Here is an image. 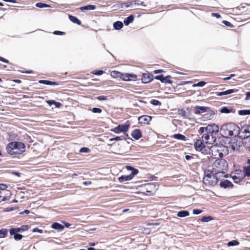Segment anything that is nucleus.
Here are the masks:
<instances>
[{
  "mask_svg": "<svg viewBox=\"0 0 250 250\" xmlns=\"http://www.w3.org/2000/svg\"><path fill=\"white\" fill-rule=\"evenodd\" d=\"M219 131V127L213 124L208 125L206 127H201L198 130L200 134H202V139L203 142L208 144H213L216 140L215 135Z\"/></svg>",
  "mask_w": 250,
  "mask_h": 250,
  "instance_id": "nucleus-1",
  "label": "nucleus"
},
{
  "mask_svg": "<svg viewBox=\"0 0 250 250\" xmlns=\"http://www.w3.org/2000/svg\"><path fill=\"white\" fill-rule=\"evenodd\" d=\"M6 150L10 155L21 154L25 151V146L22 142H12L8 145Z\"/></svg>",
  "mask_w": 250,
  "mask_h": 250,
  "instance_id": "nucleus-2",
  "label": "nucleus"
},
{
  "mask_svg": "<svg viewBox=\"0 0 250 250\" xmlns=\"http://www.w3.org/2000/svg\"><path fill=\"white\" fill-rule=\"evenodd\" d=\"M238 130V126L234 123H228L222 125L220 128L221 134L225 137L232 136H236V133Z\"/></svg>",
  "mask_w": 250,
  "mask_h": 250,
  "instance_id": "nucleus-3",
  "label": "nucleus"
},
{
  "mask_svg": "<svg viewBox=\"0 0 250 250\" xmlns=\"http://www.w3.org/2000/svg\"><path fill=\"white\" fill-rule=\"evenodd\" d=\"M228 167V165L227 161L224 159L216 160L212 165L213 169L216 174L221 175V177H226V175L224 171L227 169Z\"/></svg>",
  "mask_w": 250,
  "mask_h": 250,
  "instance_id": "nucleus-4",
  "label": "nucleus"
},
{
  "mask_svg": "<svg viewBox=\"0 0 250 250\" xmlns=\"http://www.w3.org/2000/svg\"><path fill=\"white\" fill-rule=\"evenodd\" d=\"M221 177V175L217 174L210 173L206 175L203 178L204 184L208 186H215L218 181V179Z\"/></svg>",
  "mask_w": 250,
  "mask_h": 250,
  "instance_id": "nucleus-5",
  "label": "nucleus"
},
{
  "mask_svg": "<svg viewBox=\"0 0 250 250\" xmlns=\"http://www.w3.org/2000/svg\"><path fill=\"white\" fill-rule=\"evenodd\" d=\"M126 168L127 170H130L131 171V173L128 175H124L119 177L118 180L120 182L130 181L138 173V170L137 169H135L130 166H127Z\"/></svg>",
  "mask_w": 250,
  "mask_h": 250,
  "instance_id": "nucleus-6",
  "label": "nucleus"
},
{
  "mask_svg": "<svg viewBox=\"0 0 250 250\" xmlns=\"http://www.w3.org/2000/svg\"><path fill=\"white\" fill-rule=\"evenodd\" d=\"M129 127V124L120 125L117 127L112 129L111 131L116 134H120L122 132H123L124 134H125L128 131Z\"/></svg>",
  "mask_w": 250,
  "mask_h": 250,
  "instance_id": "nucleus-7",
  "label": "nucleus"
},
{
  "mask_svg": "<svg viewBox=\"0 0 250 250\" xmlns=\"http://www.w3.org/2000/svg\"><path fill=\"white\" fill-rule=\"evenodd\" d=\"M236 136H237L241 139L247 138L250 137V131L249 128H242L240 129L238 127V130L237 131Z\"/></svg>",
  "mask_w": 250,
  "mask_h": 250,
  "instance_id": "nucleus-8",
  "label": "nucleus"
},
{
  "mask_svg": "<svg viewBox=\"0 0 250 250\" xmlns=\"http://www.w3.org/2000/svg\"><path fill=\"white\" fill-rule=\"evenodd\" d=\"M147 195L154 194L158 189V187L154 183H148L145 185Z\"/></svg>",
  "mask_w": 250,
  "mask_h": 250,
  "instance_id": "nucleus-9",
  "label": "nucleus"
},
{
  "mask_svg": "<svg viewBox=\"0 0 250 250\" xmlns=\"http://www.w3.org/2000/svg\"><path fill=\"white\" fill-rule=\"evenodd\" d=\"M244 175L241 170H236L232 175V178L234 182L238 183L243 179L245 177Z\"/></svg>",
  "mask_w": 250,
  "mask_h": 250,
  "instance_id": "nucleus-10",
  "label": "nucleus"
},
{
  "mask_svg": "<svg viewBox=\"0 0 250 250\" xmlns=\"http://www.w3.org/2000/svg\"><path fill=\"white\" fill-rule=\"evenodd\" d=\"M137 77V75L133 74L122 73L121 79L125 81L134 80Z\"/></svg>",
  "mask_w": 250,
  "mask_h": 250,
  "instance_id": "nucleus-11",
  "label": "nucleus"
},
{
  "mask_svg": "<svg viewBox=\"0 0 250 250\" xmlns=\"http://www.w3.org/2000/svg\"><path fill=\"white\" fill-rule=\"evenodd\" d=\"M153 79V76L149 73H144L142 78V81L143 83H146L150 82Z\"/></svg>",
  "mask_w": 250,
  "mask_h": 250,
  "instance_id": "nucleus-12",
  "label": "nucleus"
},
{
  "mask_svg": "<svg viewBox=\"0 0 250 250\" xmlns=\"http://www.w3.org/2000/svg\"><path fill=\"white\" fill-rule=\"evenodd\" d=\"M151 119V116L143 115L138 118V121L140 124H148Z\"/></svg>",
  "mask_w": 250,
  "mask_h": 250,
  "instance_id": "nucleus-13",
  "label": "nucleus"
},
{
  "mask_svg": "<svg viewBox=\"0 0 250 250\" xmlns=\"http://www.w3.org/2000/svg\"><path fill=\"white\" fill-rule=\"evenodd\" d=\"M208 111V107L196 106L194 108V113L196 114H200Z\"/></svg>",
  "mask_w": 250,
  "mask_h": 250,
  "instance_id": "nucleus-14",
  "label": "nucleus"
},
{
  "mask_svg": "<svg viewBox=\"0 0 250 250\" xmlns=\"http://www.w3.org/2000/svg\"><path fill=\"white\" fill-rule=\"evenodd\" d=\"M206 113L204 115V121L209 120L212 119L215 115L214 112L208 107V111L205 112Z\"/></svg>",
  "mask_w": 250,
  "mask_h": 250,
  "instance_id": "nucleus-15",
  "label": "nucleus"
},
{
  "mask_svg": "<svg viewBox=\"0 0 250 250\" xmlns=\"http://www.w3.org/2000/svg\"><path fill=\"white\" fill-rule=\"evenodd\" d=\"M238 91V89H229L223 92H219L216 93V95L218 96H222L227 95L228 94H230L234 92H237Z\"/></svg>",
  "mask_w": 250,
  "mask_h": 250,
  "instance_id": "nucleus-16",
  "label": "nucleus"
},
{
  "mask_svg": "<svg viewBox=\"0 0 250 250\" xmlns=\"http://www.w3.org/2000/svg\"><path fill=\"white\" fill-rule=\"evenodd\" d=\"M203 141L201 140H197L194 144V147L198 151L202 150L205 147V145L203 143Z\"/></svg>",
  "mask_w": 250,
  "mask_h": 250,
  "instance_id": "nucleus-17",
  "label": "nucleus"
},
{
  "mask_svg": "<svg viewBox=\"0 0 250 250\" xmlns=\"http://www.w3.org/2000/svg\"><path fill=\"white\" fill-rule=\"evenodd\" d=\"M170 76H169L166 77H164L163 75H161L156 76L155 79L160 80L162 83H171L172 81L171 80H168V78Z\"/></svg>",
  "mask_w": 250,
  "mask_h": 250,
  "instance_id": "nucleus-18",
  "label": "nucleus"
},
{
  "mask_svg": "<svg viewBox=\"0 0 250 250\" xmlns=\"http://www.w3.org/2000/svg\"><path fill=\"white\" fill-rule=\"evenodd\" d=\"M132 137L136 140L139 139L142 137V133L140 129H136L131 133Z\"/></svg>",
  "mask_w": 250,
  "mask_h": 250,
  "instance_id": "nucleus-19",
  "label": "nucleus"
},
{
  "mask_svg": "<svg viewBox=\"0 0 250 250\" xmlns=\"http://www.w3.org/2000/svg\"><path fill=\"white\" fill-rule=\"evenodd\" d=\"M220 186L222 188H227L229 187H231L232 186V184L230 181L227 180H225L224 181H221L220 183Z\"/></svg>",
  "mask_w": 250,
  "mask_h": 250,
  "instance_id": "nucleus-20",
  "label": "nucleus"
},
{
  "mask_svg": "<svg viewBox=\"0 0 250 250\" xmlns=\"http://www.w3.org/2000/svg\"><path fill=\"white\" fill-rule=\"evenodd\" d=\"M52 228L58 230L60 231H62L64 229V226L58 223L55 222L51 226Z\"/></svg>",
  "mask_w": 250,
  "mask_h": 250,
  "instance_id": "nucleus-21",
  "label": "nucleus"
},
{
  "mask_svg": "<svg viewBox=\"0 0 250 250\" xmlns=\"http://www.w3.org/2000/svg\"><path fill=\"white\" fill-rule=\"evenodd\" d=\"M242 172H243V175H244V177L246 176H250V166L245 167L243 168V170H241Z\"/></svg>",
  "mask_w": 250,
  "mask_h": 250,
  "instance_id": "nucleus-22",
  "label": "nucleus"
},
{
  "mask_svg": "<svg viewBox=\"0 0 250 250\" xmlns=\"http://www.w3.org/2000/svg\"><path fill=\"white\" fill-rule=\"evenodd\" d=\"M220 148L222 150V152L219 153V156L220 157H223L224 155H226L228 153L227 147L225 146H220Z\"/></svg>",
  "mask_w": 250,
  "mask_h": 250,
  "instance_id": "nucleus-23",
  "label": "nucleus"
},
{
  "mask_svg": "<svg viewBox=\"0 0 250 250\" xmlns=\"http://www.w3.org/2000/svg\"><path fill=\"white\" fill-rule=\"evenodd\" d=\"M133 20L134 16L133 15H130L124 20V22L125 25H128L129 24L131 23Z\"/></svg>",
  "mask_w": 250,
  "mask_h": 250,
  "instance_id": "nucleus-24",
  "label": "nucleus"
},
{
  "mask_svg": "<svg viewBox=\"0 0 250 250\" xmlns=\"http://www.w3.org/2000/svg\"><path fill=\"white\" fill-rule=\"evenodd\" d=\"M69 19L72 22L76 23L78 25H80L81 24V21L76 17L69 15Z\"/></svg>",
  "mask_w": 250,
  "mask_h": 250,
  "instance_id": "nucleus-25",
  "label": "nucleus"
},
{
  "mask_svg": "<svg viewBox=\"0 0 250 250\" xmlns=\"http://www.w3.org/2000/svg\"><path fill=\"white\" fill-rule=\"evenodd\" d=\"M96 6L94 5H88L83 7H81L80 9L83 10H93L95 9Z\"/></svg>",
  "mask_w": 250,
  "mask_h": 250,
  "instance_id": "nucleus-26",
  "label": "nucleus"
},
{
  "mask_svg": "<svg viewBox=\"0 0 250 250\" xmlns=\"http://www.w3.org/2000/svg\"><path fill=\"white\" fill-rule=\"evenodd\" d=\"M113 27L116 30H120L123 27V24L121 21H117L114 23Z\"/></svg>",
  "mask_w": 250,
  "mask_h": 250,
  "instance_id": "nucleus-27",
  "label": "nucleus"
},
{
  "mask_svg": "<svg viewBox=\"0 0 250 250\" xmlns=\"http://www.w3.org/2000/svg\"><path fill=\"white\" fill-rule=\"evenodd\" d=\"M189 213L187 210H182L178 212L177 216L179 217H184L188 216Z\"/></svg>",
  "mask_w": 250,
  "mask_h": 250,
  "instance_id": "nucleus-28",
  "label": "nucleus"
},
{
  "mask_svg": "<svg viewBox=\"0 0 250 250\" xmlns=\"http://www.w3.org/2000/svg\"><path fill=\"white\" fill-rule=\"evenodd\" d=\"M39 82L40 83H42L46 85H57L56 82H51L47 80H40Z\"/></svg>",
  "mask_w": 250,
  "mask_h": 250,
  "instance_id": "nucleus-29",
  "label": "nucleus"
},
{
  "mask_svg": "<svg viewBox=\"0 0 250 250\" xmlns=\"http://www.w3.org/2000/svg\"><path fill=\"white\" fill-rule=\"evenodd\" d=\"M111 76L113 78H121V76H122V73L118 72V71H112L111 72Z\"/></svg>",
  "mask_w": 250,
  "mask_h": 250,
  "instance_id": "nucleus-30",
  "label": "nucleus"
},
{
  "mask_svg": "<svg viewBox=\"0 0 250 250\" xmlns=\"http://www.w3.org/2000/svg\"><path fill=\"white\" fill-rule=\"evenodd\" d=\"M36 6L37 7L42 8H49L51 7V6L49 4L43 3L42 2H38L36 4Z\"/></svg>",
  "mask_w": 250,
  "mask_h": 250,
  "instance_id": "nucleus-31",
  "label": "nucleus"
},
{
  "mask_svg": "<svg viewBox=\"0 0 250 250\" xmlns=\"http://www.w3.org/2000/svg\"><path fill=\"white\" fill-rule=\"evenodd\" d=\"M173 138L178 140L185 141L186 137L181 134H175L173 135Z\"/></svg>",
  "mask_w": 250,
  "mask_h": 250,
  "instance_id": "nucleus-32",
  "label": "nucleus"
},
{
  "mask_svg": "<svg viewBox=\"0 0 250 250\" xmlns=\"http://www.w3.org/2000/svg\"><path fill=\"white\" fill-rule=\"evenodd\" d=\"M8 230L6 229H2L0 230V238H4L7 234Z\"/></svg>",
  "mask_w": 250,
  "mask_h": 250,
  "instance_id": "nucleus-33",
  "label": "nucleus"
},
{
  "mask_svg": "<svg viewBox=\"0 0 250 250\" xmlns=\"http://www.w3.org/2000/svg\"><path fill=\"white\" fill-rule=\"evenodd\" d=\"M239 115L244 116L246 115H250V110H241L238 111Z\"/></svg>",
  "mask_w": 250,
  "mask_h": 250,
  "instance_id": "nucleus-34",
  "label": "nucleus"
},
{
  "mask_svg": "<svg viewBox=\"0 0 250 250\" xmlns=\"http://www.w3.org/2000/svg\"><path fill=\"white\" fill-rule=\"evenodd\" d=\"M232 109L229 108L227 107H223L221 109V112L223 113H229L231 112Z\"/></svg>",
  "mask_w": 250,
  "mask_h": 250,
  "instance_id": "nucleus-35",
  "label": "nucleus"
},
{
  "mask_svg": "<svg viewBox=\"0 0 250 250\" xmlns=\"http://www.w3.org/2000/svg\"><path fill=\"white\" fill-rule=\"evenodd\" d=\"M213 219L211 216H203L201 219V221L203 222H208Z\"/></svg>",
  "mask_w": 250,
  "mask_h": 250,
  "instance_id": "nucleus-36",
  "label": "nucleus"
},
{
  "mask_svg": "<svg viewBox=\"0 0 250 250\" xmlns=\"http://www.w3.org/2000/svg\"><path fill=\"white\" fill-rule=\"evenodd\" d=\"M16 229H18L19 232L25 231L28 229L29 227L27 225L22 226L20 228H16Z\"/></svg>",
  "mask_w": 250,
  "mask_h": 250,
  "instance_id": "nucleus-37",
  "label": "nucleus"
},
{
  "mask_svg": "<svg viewBox=\"0 0 250 250\" xmlns=\"http://www.w3.org/2000/svg\"><path fill=\"white\" fill-rule=\"evenodd\" d=\"M238 245H239V242L236 240H233V241L229 242L228 243V245L229 246H237Z\"/></svg>",
  "mask_w": 250,
  "mask_h": 250,
  "instance_id": "nucleus-38",
  "label": "nucleus"
},
{
  "mask_svg": "<svg viewBox=\"0 0 250 250\" xmlns=\"http://www.w3.org/2000/svg\"><path fill=\"white\" fill-rule=\"evenodd\" d=\"M19 232V229H16V228H13L10 230V234L11 235H15L16 234H17Z\"/></svg>",
  "mask_w": 250,
  "mask_h": 250,
  "instance_id": "nucleus-39",
  "label": "nucleus"
},
{
  "mask_svg": "<svg viewBox=\"0 0 250 250\" xmlns=\"http://www.w3.org/2000/svg\"><path fill=\"white\" fill-rule=\"evenodd\" d=\"M206 84V83L204 81L200 82L196 84H194L193 85V87L195 86H199V87H203Z\"/></svg>",
  "mask_w": 250,
  "mask_h": 250,
  "instance_id": "nucleus-40",
  "label": "nucleus"
},
{
  "mask_svg": "<svg viewBox=\"0 0 250 250\" xmlns=\"http://www.w3.org/2000/svg\"><path fill=\"white\" fill-rule=\"evenodd\" d=\"M150 103L154 105H161V103L157 100H152L150 101Z\"/></svg>",
  "mask_w": 250,
  "mask_h": 250,
  "instance_id": "nucleus-41",
  "label": "nucleus"
},
{
  "mask_svg": "<svg viewBox=\"0 0 250 250\" xmlns=\"http://www.w3.org/2000/svg\"><path fill=\"white\" fill-rule=\"evenodd\" d=\"M230 147L233 150H235L237 148V145L235 144L234 142H230Z\"/></svg>",
  "mask_w": 250,
  "mask_h": 250,
  "instance_id": "nucleus-42",
  "label": "nucleus"
},
{
  "mask_svg": "<svg viewBox=\"0 0 250 250\" xmlns=\"http://www.w3.org/2000/svg\"><path fill=\"white\" fill-rule=\"evenodd\" d=\"M14 237L16 240H20L22 239V235L20 234L17 233L14 235Z\"/></svg>",
  "mask_w": 250,
  "mask_h": 250,
  "instance_id": "nucleus-43",
  "label": "nucleus"
},
{
  "mask_svg": "<svg viewBox=\"0 0 250 250\" xmlns=\"http://www.w3.org/2000/svg\"><path fill=\"white\" fill-rule=\"evenodd\" d=\"M92 111L93 113H100L102 112V110L99 108L94 107L92 108Z\"/></svg>",
  "mask_w": 250,
  "mask_h": 250,
  "instance_id": "nucleus-44",
  "label": "nucleus"
},
{
  "mask_svg": "<svg viewBox=\"0 0 250 250\" xmlns=\"http://www.w3.org/2000/svg\"><path fill=\"white\" fill-rule=\"evenodd\" d=\"M89 151H90V150L88 148L85 147H82L80 149V152H81L87 153V152H89Z\"/></svg>",
  "mask_w": 250,
  "mask_h": 250,
  "instance_id": "nucleus-45",
  "label": "nucleus"
},
{
  "mask_svg": "<svg viewBox=\"0 0 250 250\" xmlns=\"http://www.w3.org/2000/svg\"><path fill=\"white\" fill-rule=\"evenodd\" d=\"M122 140V138H121V137L117 136V137H114V138H110L109 139V141H110V142H112L113 141H120V140Z\"/></svg>",
  "mask_w": 250,
  "mask_h": 250,
  "instance_id": "nucleus-46",
  "label": "nucleus"
},
{
  "mask_svg": "<svg viewBox=\"0 0 250 250\" xmlns=\"http://www.w3.org/2000/svg\"><path fill=\"white\" fill-rule=\"evenodd\" d=\"M202 212V210L198 209H194L193 210V213L194 214H199Z\"/></svg>",
  "mask_w": 250,
  "mask_h": 250,
  "instance_id": "nucleus-47",
  "label": "nucleus"
},
{
  "mask_svg": "<svg viewBox=\"0 0 250 250\" xmlns=\"http://www.w3.org/2000/svg\"><path fill=\"white\" fill-rule=\"evenodd\" d=\"M33 232H39L40 233H42L43 232V230L39 229L37 228H35L33 229Z\"/></svg>",
  "mask_w": 250,
  "mask_h": 250,
  "instance_id": "nucleus-48",
  "label": "nucleus"
},
{
  "mask_svg": "<svg viewBox=\"0 0 250 250\" xmlns=\"http://www.w3.org/2000/svg\"><path fill=\"white\" fill-rule=\"evenodd\" d=\"M104 72L103 70L96 71L95 72H93V74L97 75H101L103 74Z\"/></svg>",
  "mask_w": 250,
  "mask_h": 250,
  "instance_id": "nucleus-49",
  "label": "nucleus"
},
{
  "mask_svg": "<svg viewBox=\"0 0 250 250\" xmlns=\"http://www.w3.org/2000/svg\"><path fill=\"white\" fill-rule=\"evenodd\" d=\"M97 99L100 101H104L107 99V97L104 96H99Z\"/></svg>",
  "mask_w": 250,
  "mask_h": 250,
  "instance_id": "nucleus-50",
  "label": "nucleus"
},
{
  "mask_svg": "<svg viewBox=\"0 0 250 250\" xmlns=\"http://www.w3.org/2000/svg\"><path fill=\"white\" fill-rule=\"evenodd\" d=\"M54 34L55 35H62L64 34V33L59 31H54Z\"/></svg>",
  "mask_w": 250,
  "mask_h": 250,
  "instance_id": "nucleus-51",
  "label": "nucleus"
},
{
  "mask_svg": "<svg viewBox=\"0 0 250 250\" xmlns=\"http://www.w3.org/2000/svg\"><path fill=\"white\" fill-rule=\"evenodd\" d=\"M7 188V186L5 184H0V189L1 190L5 189Z\"/></svg>",
  "mask_w": 250,
  "mask_h": 250,
  "instance_id": "nucleus-52",
  "label": "nucleus"
},
{
  "mask_svg": "<svg viewBox=\"0 0 250 250\" xmlns=\"http://www.w3.org/2000/svg\"><path fill=\"white\" fill-rule=\"evenodd\" d=\"M55 101L54 100H48L46 101V103L48 104L49 105H51L54 104H55Z\"/></svg>",
  "mask_w": 250,
  "mask_h": 250,
  "instance_id": "nucleus-53",
  "label": "nucleus"
},
{
  "mask_svg": "<svg viewBox=\"0 0 250 250\" xmlns=\"http://www.w3.org/2000/svg\"><path fill=\"white\" fill-rule=\"evenodd\" d=\"M246 97L245 98L246 100H249L250 99V92H247L246 93Z\"/></svg>",
  "mask_w": 250,
  "mask_h": 250,
  "instance_id": "nucleus-54",
  "label": "nucleus"
},
{
  "mask_svg": "<svg viewBox=\"0 0 250 250\" xmlns=\"http://www.w3.org/2000/svg\"><path fill=\"white\" fill-rule=\"evenodd\" d=\"M185 158L188 161V160H191V159L193 158V157L192 156H190V155H186L185 156Z\"/></svg>",
  "mask_w": 250,
  "mask_h": 250,
  "instance_id": "nucleus-55",
  "label": "nucleus"
},
{
  "mask_svg": "<svg viewBox=\"0 0 250 250\" xmlns=\"http://www.w3.org/2000/svg\"><path fill=\"white\" fill-rule=\"evenodd\" d=\"M211 15H212V16L215 17L217 18H219L220 17V15L219 14H218V13H213L211 14Z\"/></svg>",
  "mask_w": 250,
  "mask_h": 250,
  "instance_id": "nucleus-56",
  "label": "nucleus"
},
{
  "mask_svg": "<svg viewBox=\"0 0 250 250\" xmlns=\"http://www.w3.org/2000/svg\"><path fill=\"white\" fill-rule=\"evenodd\" d=\"M0 60L6 63L8 62V61L7 60L2 57H0Z\"/></svg>",
  "mask_w": 250,
  "mask_h": 250,
  "instance_id": "nucleus-57",
  "label": "nucleus"
},
{
  "mask_svg": "<svg viewBox=\"0 0 250 250\" xmlns=\"http://www.w3.org/2000/svg\"><path fill=\"white\" fill-rule=\"evenodd\" d=\"M54 105H55V106L56 107H60V106L61 105V104L60 103H59V102H55V104H54Z\"/></svg>",
  "mask_w": 250,
  "mask_h": 250,
  "instance_id": "nucleus-58",
  "label": "nucleus"
},
{
  "mask_svg": "<svg viewBox=\"0 0 250 250\" xmlns=\"http://www.w3.org/2000/svg\"><path fill=\"white\" fill-rule=\"evenodd\" d=\"M223 23L225 24L226 26H229L230 25V22L226 21H223Z\"/></svg>",
  "mask_w": 250,
  "mask_h": 250,
  "instance_id": "nucleus-59",
  "label": "nucleus"
},
{
  "mask_svg": "<svg viewBox=\"0 0 250 250\" xmlns=\"http://www.w3.org/2000/svg\"><path fill=\"white\" fill-rule=\"evenodd\" d=\"M13 174H14V175H16V176H18V177H20V176H21V173H19V172H14L13 173Z\"/></svg>",
  "mask_w": 250,
  "mask_h": 250,
  "instance_id": "nucleus-60",
  "label": "nucleus"
},
{
  "mask_svg": "<svg viewBox=\"0 0 250 250\" xmlns=\"http://www.w3.org/2000/svg\"><path fill=\"white\" fill-rule=\"evenodd\" d=\"M159 223H148L147 224V226H150V225H159Z\"/></svg>",
  "mask_w": 250,
  "mask_h": 250,
  "instance_id": "nucleus-61",
  "label": "nucleus"
},
{
  "mask_svg": "<svg viewBox=\"0 0 250 250\" xmlns=\"http://www.w3.org/2000/svg\"><path fill=\"white\" fill-rule=\"evenodd\" d=\"M27 140L29 143H32L33 142V141L32 140L31 138L29 136H27Z\"/></svg>",
  "mask_w": 250,
  "mask_h": 250,
  "instance_id": "nucleus-62",
  "label": "nucleus"
},
{
  "mask_svg": "<svg viewBox=\"0 0 250 250\" xmlns=\"http://www.w3.org/2000/svg\"><path fill=\"white\" fill-rule=\"evenodd\" d=\"M91 184L90 181H86L83 183V184H84L86 186L89 185Z\"/></svg>",
  "mask_w": 250,
  "mask_h": 250,
  "instance_id": "nucleus-63",
  "label": "nucleus"
},
{
  "mask_svg": "<svg viewBox=\"0 0 250 250\" xmlns=\"http://www.w3.org/2000/svg\"><path fill=\"white\" fill-rule=\"evenodd\" d=\"M162 71H163V70H155V71H154V73H155V74H157V73H160V72H162Z\"/></svg>",
  "mask_w": 250,
  "mask_h": 250,
  "instance_id": "nucleus-64",
  "label": "nucleus"
}]
</instances>
